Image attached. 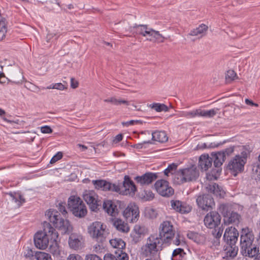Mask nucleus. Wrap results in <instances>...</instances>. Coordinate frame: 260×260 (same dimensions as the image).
<instances>
[{"label":"nucleus","instance_id":"obj_48","mask_svg":"<svg viewBox=\"0 0 260 260\" xmlns=\"http://www.w3.org/2000/svg\"><path fill=\"white\" fill-rule=\"evenodd\" d=\"M106 225L104 226L103 224L101 225L100 230H99V237L102 235V237H106L108 235V230H106Z\"/></svg>","mask_w":260,"mask_h":260},{"label":"nucleus","instance_id":"obj_36","mask_svg":"<svg viewBox=\"0 0 260 260\" xmlns=\"http://www.w3.org/2000/svg\"><path fill=\"white\" fill-rule=\"evenodd\" d=\"M180 116L187 118H193L196 117H200L199 109L189 111H183L180 113Z\"/></svg>","mask_w":260,"mask_h":260},{"label":"nucleus","instance_id":"obj_10","mask_svg":"<svg viewBox=\"0 0 260 260\" xmlns=\"http://www.w3.org/2000/svg\"><path fill=\"white\" fill-rule=\"evenodd\" d=\"M240 248L252 246L254 240V235L251 229L247 226L243 228L240 232Z\"/></svg>","mask_w":260,"mask_h":260},{"label":"nucleus","instance_id":"obj_15","mask_svg":"<svg viewBox=\"0 0 260 260\" xmlns=\"http://www.w3.org/2000/svg\"><path fill=\"white\" fill-rule=\"evenodd\" d=\"M121 190L120 193L123 194H134L137 191V187L134 182L128 176H125L122 185H120Z\"/></svg>","mask_w":260,"mask_h":260},{"label":"nucleus","instance_id":"obj_55","mask_svg":"<svg viewBox=\"0 0 260 260\" xmlns=\"http://www.w3.org/2000/svg\"><path fill=\"white\" fill-rule=\"evenodd\" d=\"M67 260H83V259L78 254H70L68 257Z\"/></svg>","mask_w":260,"mask_h":260},{"label":"nucleus","instance_id":"obj_40","mask_svg":"<svg viewBox=\"0 0 260 260\" xmlns=\"http://www.w3.org/2000/svg\"><path fill=\"white\" fill-rule=\"evenodd\" d=\"M37 260H53L50 254L41 251H37L35 254Z\"/></svg>","mask_w":260,"mask_h":260},{"label":"nucleus","instance_id":"obj_22","mask_svg":"<svg viewBox=\"0 0 260 260\" xmlns=\"http://www.w3.org/2000/svg\"><path fill=\"white\" fill-rule=\"evenodd\" d=\"M259 247L255 244L252 246H247L240 248V252L244 257L255 258L257 254H258Z\"/></svg>","mask_w":260,"mask_h":260},{"label":"nucleus","instance_id":"obj_27","mask_svg":"<svg viewBox=\"0 0 260 260\" xmlns=\"http://www.w3.org/2000/svg\"><path fill=\"white\" fill-rule=\"evenodd\" d=\"M113 225L116 229L121 232L127 233L129 231L128 224L119 218H114L112 220Z\"/></svg>","mask_w":260,"mask_h":260},{"label":"nucleus","instance_id":"obj_47","mask_svg":"<svg viewBox=\"0 0 260 260\" xmlns=\"http://www.w3.org/2000/svg\"><path fill=\"white\" fill-rule=\"evenodd\" d=\"M35 252L31 248H27L24 253V256L26 258L33 259L34 257L35 258Z\"/></svg>","mask_w":260,"mask_h":260},{"label":"nucleus","instance_id":"obj_60","mask_svg":"<svg viewBox=\"0 0 260 260\" xmlns=\"http://www.w3.org/2000/svg\"><path fill=\"white\" fill-rule=\"evenodd\" d=\"M122 138H123L122 135L118 134L114 139L113 142L114 143H117L120 142L122 140Z\"/></svg>","mask_w":260,"mask_h":260},{"label":"nucleus","instance_id":"obj_4","mask_svg":"<svg viewBox=\"0 0 260 260\" xmlns=\"http://www.w3.org/2000/svg\"><path fill=\"white\" fill-rule=\"evenodd\" d=\"M45 216L53 225L60 230L62 234H66L70 231L71 226L69 221L61 218L58 211L54 209H49L46 211Z\"/></svg>","mask_w":260,"mask_h":260},{"label":"nucleus","instance_id":"obj_3","mask_svg":"<svg viewBox=\"0 0 260 260\" xmlns=\"http://www.w3.org/2000/svg\"><path fill=\"white\" fill-rule=\"evenodd\" d=\"M69 211L78 218H82L87 214L86 206L82 199L77 196H70L68 201Z\"/></svg>","mask_w":260,"mask_h":260},{"label":"nucleus","instance_id":"obj_50","mask_svg":"<svg viewBox=\"0 0 260 260\" xmlns=\"http://www.w3.org/2000/svg\"><path fill=\"white\" fill-rule=\"evenodd\" d=\"M131 236L132 238L133 241L135 243H137L138 242L140 241L142 239L141 236H140V235H138V234H136V233H135L133 231L132 232V233L131 235Z\"/></svg>","mask_w":260,"mask_h":260},{"label":"nucleus","instance_id":"obj_7","mask_svg":"<svg viewBox=\"0 0 260 260\" xmlns=\"http://www.w3.org/2000/svg\"><path fill=\"white\" fill-rule=\"evenodd\" d=\"M159 235L165 243H170L175 236V231L172 223L170 221H164L160 225Z\"/></svg>","mask_w":260,"mask_h":260},{"label":"nucleus","instance_id":"obj_49","mask_svg":"<svg viewBox=\"0 0 260 260\" xmlns=\"http://www.w3.org/2000/svg\"><path fill=\"white\" fill-rule=\"evenodd\" d=\"M47 89H57L59 90H63L64 89V86L61 83H57L52 84L47 87Z\"/></svg>","mask_w":260,"mask_h":260},{"label":"nucleus","instance_id":"obj_45","mask_svg":"<svg viewBox=\"0 0 260 260\" xmlns=\"http://www.w3.org/2000/svg\"><path fill=\"white\" fill-rule=\"evenodd\" d=\"M133 232L142 237L146 232V229L144 226H141L140 225L136 224L134 228Z\"/></svg>","mask_w":260,"mask_h":260},{"label":"nucleus","instance_id":"obj_21","mask_svg":"<svg viewBox=\"0 0 260 260\" xmlns=\"http://www.w3.org/2000/svg\"><path fill=\"white\" fill-rule=\"evenodd\" d=\"M69 245L74 250L81 249L83 246V238L81 235L72 234L69 239Z\"/></svg>","mask_w":260,"mask_h":260},{"label":"nucleus","instance_id":"obj_54","mask_svg":"<svg viewBox=\"0 0 260 260\" xmlns=\"http://www.w3.org/2000/svg\"><path fill=\"white\" fill-rule=\"evenodd\" d=\"M59 36L57 35V34L55 33H50L48 32L47 36H46V40L48 42H50L52 39H53L54 37L55 38V40L57 39Z\"/></svg>","mask_w":260,"mask_h":260},{"label":"nucleus","instance_id":"obj_51","mask_svg":"<svg viewBox=\"0 0 260 260\" xmlns=\"http://www.w3.org/2000/svg\"><path fill=\"white\" fill-rule=\"evenodd\" d=\"M62 157V153L61 152H58L54 156L52 157L50 160L51 164H53L60 159Z\"/></svg>","mask_w":260,"mask_h":260},{"label":"nucleus","instance_id":"obj_41","mask_svg":"<svg viewBox=\"0 0 260 260\" xmlns=\"http://www.w3.org/2000/svg\"><path fill=\"white\" fill-rule=\"evenodd\" d=\"M217 113L216 110L214 109L210 110H203L199 109L200 117H212Z\"/></svg>","mask_w":260,"mask_h":260},{"label":"nucleus","instance_id":"obj_62","mask_svg":"<svg viewBox=\"0 0 260 260\" xmlns=\"http://www.w3.org/2000/svg\"><path fill=\"white\" fill-rule=\"evenodd\" d=\"M18 206L20 207L23 203L25 202V199L20 194H18Z\"/></svg>","mask_w":260,"mask_h":260},{"label":"nucleus","instance_id":"obj_13","mask_svg":"<svg viewBox=\"0 0 260 260\" xmlns=\"http://www.w3.org/2000/svg\"><path fill=\"white\" fill-rule=\"evenodd\" d=\"M221 217L217 212H210L205 217V225L209 229L215 228L220 223Z\"/></svg>","mask_w":260,"mask_h":260},{"label":"nucleus","instance_id":"obj_57","mask_svg":"<svg viewBox=\"0 0 260 260\" xmlns=\"http://www.w3.org/2000/svg\"><path fill=\"white\" fill-rule=\"evenodd\" d=\"M79 83L77 81L75 80L73 78L71 79V86L72 88L75 89L78 87Z\"/></svg>","mask_w":260,"mask_h":260},{"label":"nucleus","instance_id":"obj_29","mask_svg":"<svg viewBox=\"0 0 260 260\" xmlns=\"http://www.w3.org/2000/svg\"><path fill=\"white\" fill-rule=\"evenodd\" d=\"M50 245L49 247V252L56 257H59L61 255V248L57 242V239L52 240L50 242Z\"/></svg>","mask_w":260,"mask_h":260},{"label":"nucleus","instance_id":"obj_17","mask_svg":"<svg viewBox=\"0 0 260 260\" xmlns=\"http://www.w3.org/2000/svg\"><path fill=\"white\" fill-rule=\"evenodd\" d=\"M170 205L172 209L181 214L188 213L192 209L191 206L187 203L177 200H171Z\"/></svg>","mask_w":260,"mask_h":260},{"label":"nucleus","instance_id":"obj_6","mask_svg":"<svg viewBox=\"0 0 260 260\" xmlns=\"http://www.w3.org/2000/svg\"><path fill=\"white\" fill-rule=\"evenodd\" d=\"M164 243L158 235H151L143 247V254L146 256H154L159 250V248Z\"/></svg>","mask_w":260,"mask_h":260},{"label":"nucleus","instance_id":"obj_5","mask_svg":"<svg viewBox=\"0 0 260 260\" xmlns=\"http://www.w3.org/2000/svg\"><path fill=\"white\" fill-rule=\"evenodd\" d=\"M199 176V171L195 165L180 169L175 173V181L178 184L196 180Z\"/></svg>","mask_w":260,"mask_h":260},{"label":"nucleus","instance_id":"obj_20","mask_svg":"<svg viewBox=\"0 0 260 260\" xmlns=\"http://www.w3.org/2000/svg\"><path fill=\"white\" fill-rule=\"evenodd\" d=\"M238 251L239 248L236 245L225 244L223 247L224 255L223 258L226 260L232 259L237 256Z\"/></svg>","mask_w":260,"mask_h":260},{"label":"nucleus","instance_id":"obj_16","mask_svg":"<svg viewBox=\"0 0 260 260\" xmlns=\"http://www.w3.org/2000/svg\"><path fill=\"white\" fill-rule=\"evenodd\" d=\"M97 197L96 193L93 190H85L83 194L84 200L89 205L91 211H95L98 208Z\"/></svg>","mask_w":260,"mask_h":260},{"label":"nucleus","instance_id":"obj_32","mask_svg":"<svg viewBox=\"0 0 260 260\" xmlns=\"http://www.w3.org/2000/svg\"><path fill=\"white\" fill-rule=\"evenodd\" d=\"M207 30L208 26L204 24H202L196 28L191 30L188 35L191 36H197L199 35L203 34L206 32Z\"/></svg>","mask_w":260,"mask_h":260},{"label":"nucleus","instance_id":"obj_61","mask_svg":"<svg viewBox=\"0 0 260 260\" xmlns=\"http://www.w3.org/2000/svg\"><path fill=\"white\" fill-rule=\"evenodd\" d=\"M86 260H98V255L96 254H88L86 256Z\"/></svg>","mask_w":260,"mask_h":260},{"label":"nucleus","instance_id":"obj_59","mask_svg":"<svg viewBox=\"0 0 260 260\" xmlns=\"http://www.w3.org/2000/svg\"><path fill=\"white\" fill-rule=\"evenodd\" d=\"M211 243L212 244V246L217 247L218 246H219L220 245V239L217 238H214L211 241Z\"/></svg>","mask_w":260,"mask_h":260},{"label":"nucleus","instance_id":"obj_52","mask_svg":"<svg viewBox=\"0 0 260 260\" xmlns=\"http://www.w3.org/2000/svg\"><path fill=\"white\" fill-rule=\"evenodd\" d=\"M104 260H119L118 258L115 255L111 253H107L105 255L104 257Z\"/></svg>","mask_w":260,"mask_h":260},{"label":"nucleus","instance_id":"obj_46","mask_svg":"<svg viewBox=\"0 0 260 260\" xmlns=\"http://www.w3.org/2000/svg\"><path fill=\"white\" fill-rule=\"evenodd\" d=\"M66 205V203L60 202L57 206L58 209L59 210V212H61L64 217H66V215L68 214Z\"/></svg>","mask_w":260,"mask_h":260},{"label":"nucleus","instance_id":"obj_35","mask_svg":"<svg viewBox=\"0 0 260 260\" xmlns=\"http://www.w3.org/2000/svg\"><path fill=\"white\" fill-rule=\"evenodd\" d=\"M238 79V76L234 70H229L226 71L225 76V83H231L233 81Z\"/></svg>","mask_w":260,"mask_h":260},{"label":"nucleus","instance_id":"obj_24","mask_svg":"<svg viewBox=\"0 0 260 260\" xmlns=\"http://www.w3.org/2000/svg\"><path fill=\"white\" fill-rule=\"evenodd\" d=\"M101 188L104 191H111L118 192L120 191L121 188L119 184H112L103 180H99V188Z\"/></svg>","mask_w":260,"mask_h":260},{"label":"nucleus","instance_id":"obj_42","mask_svg":"<svg viewBox=\"0 0 260 260\" xmlns=\"http://www.w3.org/2000/svg\"><path fill=\"white\" fill-rule=\"evenodd\" d=\"M240 146H230L229 147L222 150V151H219L221 154H223V156L225 159H226V157H229L232 155L235 150V149L237 147L239 148Z\"/></svg>","mask_w":260,"mask_h":260},{"label":"nucleus","instance_id":"obj_53","mask_svg":"<svg viewBox=\"0 0 260 260\" xmlns=\"http://www.w3.org/2000/svg\"><path fill=\"white\" fill-rule=\"evenodd\" d=\"M41 132L44 134H50L52 132L51 128L48 125L42 126L41 129Z\"/></svg>","mask_w":260,"mask_h":260},{"label":"nucleus","instance_id":"obj_63","mask_svg":"<svg viewBox=\"0 0 260 260\" xmlns=\"http://www.w3.org/2000/svg\"><path fill=\"white\" fill-rule=\"evenodd\" d=\"M139 123V121L138 120H130L129 121H127V122H122V124L123 125H126V126H128V125H133L135 123Z\"/></svg>","mask_w":260,"mask_h":260},{"label":"nucleus","instance_id":"obj_1","mask_svg":"<svg viewBox=\"0 0 260 260\" xmlns=\"http://www.w3.org/2000/svg\"><path fill=\"white\" fill-rule=\"evenodd\" d=\"M58 233L49 222L44 221L43 231L38 232L34 236V243L36 247L40 249H46L49 244V241L58 238Z\"/></svg>","mask_w":260,"mask_h":260},{"label":"nucleus","instance_id":"obj_34","mask_svg":"<svg viewBox=\"0 0 260 260\" xmlns=\"http://www.w3.org/2000/svg\"><path fill=\"white\" fill-rule=\"evenodd\" d=\"M88 233L92 238L98 239V221L93 222L88 226Z\"/></svg>","mask_w":260,"mask_h":260},{"label":"nucleus","instance_id":"obj_30","mask_svg":"<svg viewBox=\"0 0 260 260\" xmlns=\"http://www.w3.org/2000/svg\"><path fill=\"white\" fill-rule=\"evenodd\" d=\"M152 140L158 142L159 143L166 142L168 140V137L164 131H155L151 133Z\"/></svg>","mask_w":260,"mask_h":260},{"label":"nucleus","instance_id":"obj_39","mask_svg":"<svg viewBox=\"0 0 260 260\" xmlns=\"http://www.w3.org/2000/svg\"><path fill=\"white\" fill-rule=\"evenodd\" d=\"M231 207L228 204H221L219 207V211L222 214L224 219L230 215L231 211Z\"/></svg>","mask_w":260,"mask_h":260},{"label":"nucleus","instance_id":"obj_38","mask_svg":"<svg viewBox=\"0 0 260 260\" xmlns=\"http://www.w3.org/2000/svg\"><path fill=\"white\" fill-rule=\"evenodd\" d=\"M185 255L184 250L179 248L175 249L172 256V260H182Z\"/></svg>","mask_w":260,"mask_h":260},{"label":"nucleus","instance_id":"obj_11","mask_svg":"<svg viewBox=\"0 0 260 260\" xmlns=\"http://www.w3.org/2000/svg\"><path fill=\"white\" fill-rule=\"evenodd\" d=\"M154 187L157 192L164 197H170L174 193V189L169 185V183L165 180H157Z\"/></svg>","mask_w":260,"mask_h":260},{"label":"nucleus","instance_id":"obj_14","mask_svg":"<svg viewBox=\"0 0 260 260\" xmlns=\"http://www.w3.org/2000/svg\"><path fill=\"white\" fill-rule=\"evenodd\" d=\"M239 234L238 231L234 227L226 228L223 237L225 244L236 245Z\"/></svg>","mask_w":260,"mask_h":260},{"label":"nucleus","instance_id":"obj_26","mask_svg":"<svg viewBox=\"0 0 260 260\" xmlns=\"http://www.w3.org/2000/svg\"><path fill=\"white\" fill-rule=\"evenodd\" d=\"M206 188L209 192L213 193L216 197L223 198L225 194L224 190L215 183L208 185Z\"/></svg>","mask_w":260,"mask_h":260},{"label":"nucleus","instance_id":"obj_31","mask_svg":"<svg viewBox=\"0 0 260 260\" xmlns=\"http://www.w3.org/2000/svg\"><path fill=\"white\" fill-rule=\"evenodd\" d=\"M212 159H214V165L215 167L218 168H219L223 164V162L225 161V159L223 156V154H221V153L218 151L214 154H212ZM219 169L217 170L218 172L219 171Z\"/></svg>","mask_w":260,"mask_h":260},{"label":"nucleus","instance_id":"obj_12","mask_svg":"<svg viewBox=\"0 0 260 260\" xmlns=\"http://www.w3.org/2000/svg\"><path fill=\"white\" fill-rule=\"evenodd\" d=\"M122 214L127 221L135 222L139 216V208L134 203H130L122 211Z\"/></svg>","mask_w":260,"mask_h":260},{"label":"nucleus","instance_id":"obj_64","mask_svg":"<svg viewBox=\"0 0 260 260\" xmlns=\"http://www.w3.org/2000/svg\"><path fill=\"white\" fill-rule=\"evenodd\" d=\"M245 103L247 105H250L251 106H254L255 107H258L257 104L254 103L252 101L247 99L245 100Z\"/></svg>","mask_w":260,"mask_h":260},{"label":"nucleus","instance_id":"obj_19","mask_svg":"<svg viewBox=\"0 0 260 260\" xmlns=\"http://www.w3.org/2000/svg\"><path fill=\"white\" fill-rule=\"evenodd\" d=\"M157 178V175L155 173L147 172L142 176H138L134 178V180L138 184L140 185H147L151 184L155 181Z\"/></svg>","mask_w":260,"mask_h":260},{"label":"nucleus","instance_id":"obj_28","mask_svg":"<svg viewBox=\"0 0 260 260\" xmlns=\"http://www.w3.org/2000/svg\"><path fill=\"white\" fill-rule=\"evenodd\" d=\"M241 220V215L238 213L232 211L225 219L224 222L228 224L238 225Z\"/></svg>","mask_w":260,"mask_h":260},{"label":"nucleus","instance_id":"obj_37","mask_svg":"<svg viewBox=\"0 0 260 260\" xmlns=\"http://www.w3.org/2000/svg\"><path fill=\"white\" fill-rule=\"evenodd\" d=\"M149 107L155 110L156 112H160L162 111H168L169 110V108L167 106L165 105L164 104H160V103H153L152 104L149 105Z\"/></svg>","mask_w":260,"mask_h":260},{"label":"nucleus","instance_id":"obj_58","mask_svg":"<svg viewBox=\"0 0 260 260\" xmlns=\"http://www.w3.org/2000/svg\"><path fill=\"white\" fill-rule=\"evenodd\" d=\"M9 194L11 196V197L12 198V201L14 202H15L16 203H17L18 204V194H17L16 193H15L14 194L12 193V192H10L9 193Z\"/></svg>","mask_w":260,"mask_h":260},{"label":"nucleus","instance_id":"obj_43","mask_svg":"<svg viewBox=\"0 0 260 260\" xmlns=\"http://www.w3.org/2000/svg\"><path fill=\"white\" fill-rule=\"evenodd\" d=\"M178 167V164L176 163H172L168 166L167 169L164 171L165 175L168 176L169 174H173L175 173Z\"/></svg>","mask_w":260,"mask_h":260},{"label":"nucleus","instance_id":"obj_18","mask_svg":"<svg viewBox=\"0 0 260 260\" xmlns=\"http://www.w3.org/2000/svg\"><path fill=\"white\" fill-rule=\"evenodd\" d=\"M198 206L204 210L208 211L214 205V200L210 194L199 196L196 200Z\"/></svg>","mask_w":260,"mask_h":260},{"label":"nucleus","instance_id":"obj_9","mask_svg":"<svg viewBox=\"0 0 260 260\" xmlns=\"http://www.w3.org/2000/svg\"><path fill=\"white\" fill-rule=\"evenodd\" d=\"M111 245L115 249L114 253L119 260H128V254L124 251L125 243L121 239H111L109 241Z\"/></svg>","mask_w":260,"mask_h":260},{"label":"nucleus","instance_id":"obj_23","mask_svg":"<svg viewBox=\"0 0 260 260\" xmlns=\"http://www.w3.org/2000/svg\"><path fill=\"white\" fill-rule=\"evenodd\" d=\"M136 34L141 35L143 37L151 38L153 29L148 27L147 25H138L135 24L133 27Z\"/></svg>","mask_w":260,"mask_h":260},{"label":"nucleus","instance_id":"obj_44","mask_svg":"<svg viewBox=\"0 0 260 260\" xmlns=\"http://www.w3.org/2000/svg\"><path fill=\"white\" fill-rule=\"evenodd\" d=\"M105 101L111 102L115 105H119L121 104H125L126 105H128L129 104V102L126 100L121 99H116L114 98H112L109 100H106Z\"/></svg>","mask_w":260,"mask_h":260},{"label":"nucleus","instance_id":"obj_56","mask_svg":"<svg viewBox=\"0 0 260 260\" xmlns=\"http://www.w3.org/2000/svg\"><path fill=\"white\" fill-rule=\"evenodd\" d=\"M223 229H221L220 228H218L217 232L215 233H213V236L214 238H217L219 239H220V237H221V235L222 234Z\"/></svg>","mask_w":260,"mask_h":260},{"label":"nucleus","instance_id":"obj_8","mask_svg":"<svg viewBox=\"0 0 260 260\" xmlns=\"http://www.w3.org/2000/svg\"><path fill=\"white\" fill-rule=\"evenodd\" d=\"M103 208L105 212L109 215L116 217L121 210H123L125 205L122 201L107 200L104 201Z\"/></svg>","mask_w":260,"mask_h":260},{"label":"nucleus","instance_id":"obj_25","mask_svg":"<svg viewBox=\"0 0 260 260\" xmlns=\"http://www.w3.org/2000/svg\"><path fill=\"white\" fill-rule=\"evenodd\" d=\"M213 159L208 154H203L199 158V165L202 170L207 171L212 166Z\"/></svg>","mask_w":260,"mask_h":260},{"label":"nucleus","instance_id":"obj_2","mask_svg":"<svg viewBox=\"0 0 260 260\" xmlns=\"http://www.w3.org/2000/svg\"><path fill=\"white\" fill-rule=\"evenodd\" d=\"M240 154H237L229 162L228 168L236 176L238 173L244 170L247 158L250 156L251 150L248 145L242 146L239 147Z\"/></svg>","mask_w":260,"mask_h":260},{"label":"nucleus","instance_id":"obj_33","mask_svg":"<svg viewBox=\"0 0 260 260\" xmlns=\"http://www.w3.org/2000/svg\"><path fill=\"white\" fill-rule=\"evenodd\" d=\"M151 38H147V40L152 41L153 39L158 43H163L165 42L166 38L164 37L158 31L153 30Z\"/></svg>","mask_w":260,"mask_h":260}]
</instances>
